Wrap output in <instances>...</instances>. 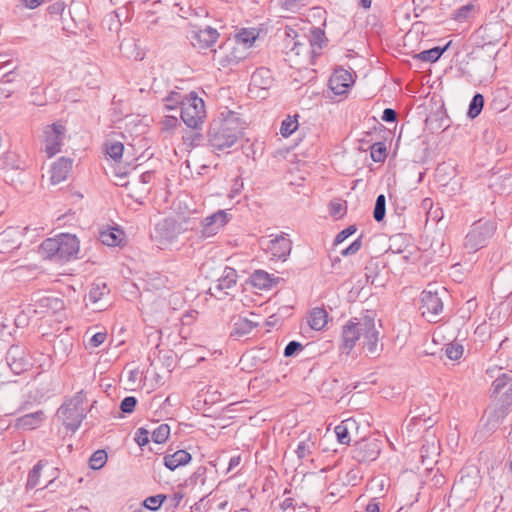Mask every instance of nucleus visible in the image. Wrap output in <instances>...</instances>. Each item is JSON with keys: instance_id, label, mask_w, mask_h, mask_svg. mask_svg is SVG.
Wrapping results in <instances>:
<instances>
[{"instance_id": "nucleus-1", "label": "nucleus", "mask_w": 512, "mask_h": 512, "mask_svg": "<svg viewBox=\"0 0 512 512\" xmlns=\"http://www.w3.org/2000/svg\"><path fill=\"white\" fill-rule=\"evenodd\" d=\"M380 324L374 316L363 315L350 319L341 333V349L350 352L361 341L362 349L369 355H377L382 350Z\"/></svg>"}, {"instance_id": "nucleus-2", "label": "nucleus", "mask_w": 512, "mask_h": 512, "mask_svg": "<svg viewBox=\"0 0 512 512\" xmlns=\"http://www.w3.org/2000/svg\"><path fill=\"white\" fill-rule=\"evenodd\" d=\"M244 122L233 111L222 112L209 127V141L215 150H224L233 146L242 136Z\"/></svg>"}, {"instance_id": "nucleus-3", "label": "nucleus", "mask_w": 512, "mask_h": 512, "mask_svg": "<svg viewBox=\"0 0 512 512\" xmlns=\"http://www.w3.org/2000/svg\"><path fill=\"white\" fill-rule=\"evenodd\" d=\"M40 249L50 259L68 261L79 253L80 241L76 235L62 233L43 241Z\"/></svg>"}, {"instance_id": "nucleus-4", "label": "nucleus", "mask_w": 512, "mask_h": 512, "mask_svg": "<svg viewBox=\"0 0 512 512\" xmlns=\"http://www.w3.org/2000/svg\"><path fill=\"white\" fill-rule=\"evenodd\" d=\"M181 119L191 129H199L205 122L206 109L204 100L194 91L183 96L181 100Z\"/></svg>"}, {"instance_id": "nucleus-5", "label": "nucleus", "mask_w": 512, "mask_h": 512, "mask_svg": "<svg viewBox=\"0 0 512 512\" xmlns=\"http://www.w3.org/2000/svg\"><path fill=\"white\" fill-rule=\"evenodd\" d=\"M248 55L230 38L214 50L213 61L222 68L230 67L244 60Z\"/></svg>"}, {"instance_id": "nucleus-6", "label": "nucleus", "mask_w": 512, "mask_h": 512, "mask_svg": "<svg viewBox=\"0 0 512 512\" xmlns=\"http://www.w3.org/2000/svg\"><path fill=\"white\" fill-rule=\"evenodd\" d=\"M420 310L422 316L430 322H436L443 311V302L436 290L426 289L421 293Z\"/></svg>"}, {"instance_id": "nucleus-7", "label": "nucleus", "mask_w": 512, "mask_h": 512, "mask_svg": "<svg viewBox=\"0 0 512 512\" xmlns=\"http://www.w3.org/2000/svg\"><path fill=\"white\" fill-rule=\"evenodd\" d=\"M65 133L66 128L60 122H56L45 127L44 147L45 152L49 157H52L61 151V146L63 144Z\"/></svg>"}, {"instance_id": "nucleus-8", "label": "nucleus", "mask_w": 512, "mask_h": 512, "mask_svg": "<svg viewBox=\"0 0 512 512\" xmlns=\"http://www.w3.org/2000/svg\"><path fill=\"white\" fill-rule=\"evenodd\" d=\"M478 488L476 477L462 476L452 487L451 498L455 500H471L475 497Z\"/></svg>"}, {"instance_id": "nucleus-9", "label": "nucleus", "mask_w": 512, "mask_h": 512, "mask_svg": "<svg viewBox=\"0 0 512 512\" xmlns=\"http://www.w3.org/2000/svg\"><path fill=\"white\" fill-rule=\"evenodd\" d=\"M352 73L344 68H337L329 79V87L336 95L345 94L354 84Z\"/></svg>"}, {"instance_id": "nucleus-10", "label": "nucleus", "mask_w": 512, "mask_h": 512, "mask_svg": "<svg viewBox=\"0 0 512 512\" xmlns=\"http://www.w3.org/2000/svg\"><path fill=\"white\" fill-rule=\"evenodd\" d=\"M230 220V215L224 211L219 210L214 214L206 217L202 222V235L211 237L216 235L223 229Z\"/></svg>"}, {"instance_id": "nucleus-11", "label": "nucleus", "mask_w": 512, "mask_h": 512, "mask_svg": "<svg viewBox=\"0 0 512 512\" xmlns=\"http://www.w3.org/2000/svg\"><path fill=\"white\" fill-rule=\"evenodd\" d=\"M380 455V446L377 440H363L353 449V458L358 462L376 460Z\"/></svg>"}, {"instance_id": "nucleus-12", "label": "nucleus", "mask_w": 512, "mask_h": 512, "mask_svg": "<svg viewBox=\"0 0 512 512\" xmlns=\"http://www.w3.org/2000/svg\"><path fill=\"white\" fill-rule=\"evenodd\" d=\"M64 308L65 304L61 298L55 296H43L36 301L34 312L40 315H49L63 311Z\"/></svg>"}, {"instance_id": "nucleus-13", "label": "nucleus", "mask_w": 512, "mask_h": 512, "mask_svg": "<svg viewBox=\"0 0 512 512\" xmlns=\"http://www.w3.org/2000/svg\"><path fill=\"white\" fill-rule=\"evenodd\" d=\"M267 249L274 258L284 260L291 251V241L285 234H279L270 239Z\"/></svg>"}, {"instance_id": "nucleus-14", "label": "nucleus", "mask_w": 512, "mask_h": 512, "mask_svg": "<svg viewBox=\"0 0 512 512\" xmlns=\"http://www.w3.org/2000/svg\"><path fill=\"white\" fill-rule=\"evenodd\" d=\"M100 241L108 247H121L126 244V234L119 228L108 226L100 231Z\"/></svg>"}, {"instance_id": "nucleus-15", "label": "nucleus", "mask_w": 512, "mask_h": 512, "mask_svg": "<svg viewBox=\"0 0 512 512\" xmlns=\"http://www.w3.org/2000/svg\"><path fill=\"white\" fill-rule=\"evenodd\" d=\"M58 416L70 430L77 429L82 420V413L77 405L72 403L61 406L58 410Z\"/></svg>"}, {"instance_id": "nucleus-16", "label": "nucleus", "mask_w": 512, "mask_h": 512, "mask_svg": "<svg viewBox=\"0 0 512 512\" xmlns=\"http://www.w3.org/2000/svg\"><path fill=\"white\" fill-rule=\"evenodd\" d=\"M219 37L216 29L211 27L201 28L193 32L192 44L199 49H206L214 45Z\"/></svg>"}, {"instance_id": "nucleus-17", "label": "nucleus", "mask_w": 512, "mask_h": 512, "mask_svg": "<svg viewBox=\"0 0 512 512\" xmlns=\"http://www.w3.org/2000/svg\"><path fill=\"white\" fill-rule=\"evenodd\" d=\"M259 37L256 28H242L231 38L247 55Z\"/></svg>"}, {"instance_id": "nucleus-18", "label": "nucleus", "mask_w": 512, "mask_h": 512, "mask_svg": "<svg viewBox=\"0 0 512 512\" xmlns=\"http://www.w3.org/2000/svg\"><path fill=\"white\" fill-rule=\"evenodd\" d=\"M249 281L255 289L263 291L275 287L280 282V278L259 269L252 273Z\"/></svg>"}, {"instance_id": "nucleus-19", "label": "nucleus", "mask_w": 512, "mask_h": 512, "mask_svg": "<svg viewBox=\"0 0 512 512\" xmlns=\"http://www.w3.org/2000/svg\"><path fill=\"white\" fill-rule=\"evenodd\" d=\"M72 169V161L67 158L58 159L50 169V182L59 184L65 181Z\"/></svg>"}, {"instance_id": "nucleus-20", "label": "nucleus", "mask_w": 512, "mask_h": 512, "mask_svg": "<svg viewBox=\"0 0 512 512\" xmlns=\"http://www.w3.org/2000/svg\"><path fill=\"white\" fill-rule=\"evenodd\" d=\"M494 392L502 393L503 401L512 404V375L502 374L497 377L493 382Z\"/></svg>"}, {"instance_id": "nucleus-21", "label": "nucleus", "mask_w": 512, "mask_h": 512, "mask_svg": "<svg viewBox=\"0 0 512 512\" xmlns=\"http://www.w3.org/2000/svg\"><path fill=\"white\" fill-rule=\"evenodd\" d=\"M45 419L42 410L26 414L16 420L15 426L22 430H33L41 426Z\"/></svg>"}, {"instance_id": "nucleus-22", "label": "nucleus", "mask_w": 512, "mask_h": 512, "mask_svg": "<svg viewBox=\"0 0 512 512\" xmlns=\"http://www.w3.org/2000/svg\"><path fill=\"white\" fill-rule=\"evenodd\" d=\"M191 455L185 450H178L173 454H167L164 457V464L169 470H175L180 466L186 465L191 461Z\"/></svg>"}, {"instance_id": "nucleus-23", "label": "nucleus", "mask_w": 512, "mask_h": 512, "mask_svg": "<svg viewBox=\"0 0 512 512\" xmlns=\"http://www.w3.org/2000/svg\"><path fill=\"white\" fill-rule=\"evenodd\" d=\"M356 428V422L353 419L343 420L335 427V434L340 444L348 445L351 441V431Z\"/></svg>"}, {"instance_id": "nucleus-24", "label": "nucleus", "mask_w": 512, "mask_h": 512, "mask_svg": "<svg viewBox=\"0 0 512 512\" xmlns=\"http://www.w3.org/2000/svg\"><path fill=\"white\" fill-rule=\"evenodd\" d=\"M309 326L316 331L323 330L328 324V313L323 308H314L309 315Z\"/></svg>"}, {"instance_id": "nucleus-25", "label": "nucleus", "mask_w": 512, "mask_h": 512, "mask_svg": "<svg viewBox=\"0 0 512 512\" xmlns=\"http://www.w3.org/2000/svg\"><path fill=\"white\" fill-rule=\"evenodd\" d=\"M257 326V323L247 319V318H239L233 326L232 335L237 337L245 336L253 331V329Z\"/></svg>"}, {"instance_id": "nucleus-26", "label": "nucleus", "mask_w": 512, "mask_h": 512, "mask_svg": "<svg viewBox=\"0 0 512 512\" xmlns=\"http://www.w3.org/2000/svg\"><path fill=\"white\" fill-rule=\"evenodd\" d=\"M299 127L298 116H287L281 123L280 134L287 138L291 136Z\"/></svg>"}, {"instance_id": "nucleus-27", "label": "nucleus", "mask_w": 512, "mask_h": 512, "mask_svg": "<svg viewBox=\"0 0 512 512\" xmlns=\"http://www.w3.org/2000/svg\"><path fill=\"white\" fill-rule=\"evenodd\" d=\"M108 294V289L106 287V285H95L91 288L90 292H89V295H88V300L91 304H93L95 306L96 309H101V306L98 305V303L100 302V300H102L106 295Z\"/></svg>"}, {"instance_id": "nucleus-28", "label": "nucleus", "mask_w": 512, "mask_h": 512, "mask_svg": "<svg viewBox=\"0 0 512 512\" xmlns=\"http://www.w3.org/2000/svg\"><path fill=\"white\" fill-rule=\"evenodd\" d=\"M107 155L118 164L123 156L124 145L121 142L110 143L106 148Z\"/></svg>"}, {"instance_id": "nucleus-29", "label": "nucleus", "mask_w": 512, "mask_h": 512, "mask_svg": "<svg viewBox=\"0 0 512 512\" xmlns=\"http://www.w3.org/2000/svg\"><path fill=\"white\" fill-rule=\"evenodd\" d=\"M464 353V348L461 344L452 342L446 345L445 354L452 361H459Z\"/></svg>"}, {"instance_id": "nucleus-30", "label": "nucleus", "mask_w": 512, "mask_h": 512, "mask_svg": "<svg viewBox=\"0 0 512 512\" xmlns=\"http://www.w3.org/2000/svg\"><path fill=\"white\" fill-rule=\"evenodd\" d=\"M477 10L474 3H468L457 9L454 13V19L457 21H464L469 19Z\"/></svg>"}, {"instance_id": "nucleus-31", "label": "nucleus", "mask_w": 512, "mask_h": 512, "mask_svg": "<svg viewBox=\"0 0 512 512\" xmlns=\"http://www.w3.org/2000/svg\"><path fill=\"white\" fill-rule=\"evenodd\" d=\"M170 435V427L167 424H161L159 425L153 432H152V440L157 444H162L167 441Z\"/></svg>"}, {"instance_id": "nucleus-32", "label": "nucleus", "mask_w": 512, "mask_h": 512, "mask_svg": "<svg viewBox=\"0 0 512 512\" xmlns=\"http://www.w3.org/2000/svg\"><path fill=\"white\" fill-rule=\"evenodd\" d=\"M107 462V453L104 450L95 451L89 460V465L94 470L101 469Z\"/></svg>"}, {"instance_id": "nucleus-33", "label": "nucleus", "mask_w": 512, "mask_h": 512, "mask_svg": "<svg viewBox=\"0 0 512 512\" xmlns=\"http://www.w3.org/2000/svg\"><path fill=\"white\" fill-rule=\"evenodd\" d=\"M237 272L235 269L226 267L223 272V277L220 279V287L229 288L237 282Z\"/></svg>"}, {"instance_id": "nucleus-34", "label": "nucleus", "mask_w": 512, "mask_h": 512, "mask_svg": "<svg viewBox=\"0 0 512 512\" xmlns=\"http://www.w3.org/2000/svg\"><path fill=\"white\" fill-rule=\"evenodd\" d=\"M484 106V98L481 94H476L469 106L468 115L470 118L477 117Z\"/></svg>"}, {"instance_id": "nucleus-35", "label": "nucleus", "mask_w": 512, "mask_h": 512, "mask_svg": "<svg viewBox=\"0 0 512 512\" xmlns=\"http://www.w3.org/2000/svg\"><path fill=\"white\" fill-rule=\"evenodd\" d=\"M110 173L115 178L116 185L127 187L129 182L125 181V178L128 176L129 171L127 168L124 170L119 169L118 167L112 165L110 167Z\"/></svg>"}, {"instance_id": "nucleus-36", "label": "nucleus", "mask_w": 512, "mask_h": 512, "mask_svg": "<svg viewBox=\"0 0 512 512\" xmlns=\"http://www.w3.org/2000/svg\"><path fill=\"white\" fill-rule=\"evenodd\" d=\"M43 466H44L43 463L40 461L34 466L32 471L30 472L28 480H27V486L29 488H35L36 486L41 484L40 476H41V471L43 469Z\"/></svg>"}, {"instance_id": "nucleus-37", "label": "nucleus", "mask_w": 512, "mask_h": 512, "mask_svg": "<svg viewBox=\"0 0 512 512\" xmlns=\"http://www.w3.org/2000/svg\"><path fill=\"white\" fill-rule=\"evenodd\" d=\"M442 53H443L442 49L435 47V48L420 52L419 54L416 55V58H418L422 61H426V62H434L440 58Z\"/></svg>"}, {"instance_id": "nucleus-38", "label": "nucleus", "mask_w": 512, "mask_h": 512, "mask_svg": "<svg viewBox=\"0 0 512 512\" xmlns=\"http://www.w3.org/2000/svg\"><path fill=\"white\" fill-rule=\"evenodd\" d=\"M371 158L375 162H383L386 158L385 144L378 142L371 146Z\"/></svg>"}, {"instance_id": "nucleus-39", "label": "nucleus", "mask_w": 512, "mask_h": 512, "mask_svg": "<svg viewBox=\"0 0 512 512\" xmlns=\"http://www.w3.org/2000/svg\"><path fill=\"white\" fill-rule=\"evenodd\" d=\"M288 48H289L288 55L290 56V58H292L294 56H302V55L307 56L309 54L308 47L305 44L300 43L299 41L294 42Z\"/></svg>"}, {"instance_id": "nucleus-40", "label": "nucleus", "mask_w": 512, "mask_h": 512, "mask_svg": "<svg viewBox=\"0 0 512 512\" xmlns=\"http://www.w3.org/2000/svg\"><path fill=\"white\" fill-rule=\"evenodd\" d=\"M374 219L376 221H381L385 216V196L379 195L376 199L375 208H374Z\"/></svg>"}, {"instance_id": "nucleus-41", "label": "nucleus", "mask_w": 512, "mask_h": 512, "mask_svg": "<svg viewBox=\"0 0 512 512\" xmlns=\"http://www.w3.org/2000/svg\"><path fill=\"white\" fill-rule=\"evenodd\" d=\"M165 498L166 497L164 495L151 496L143 501V505L147 509L155 511L160 508Z\"/></svg>"}, {"instance_id": "nucleus-42", "label": "nucleus", "mask_w": 512, "mask_h": 512, "mask_svg": "<svg viewBox=\"0 0 512 512\" xmlns=\"http://www.w3.org/2000/svg\"><path fill=\"white\" fill-rule=\"evenodd\" d=\"M183 99V96H181L178 92H171L166 98H165V107L168 110H174L177 108L178 105L181 106V100Z\"/></svg>"}, {"instance_id": "nucleus-43", "label": "nucleus", "mask_w": 512, "mask_h": 512, "mask_svg": "<svg viewBox=\"0 0 512 512\" xmlns=\"http://www.w3.org/2000/svg\"><path fill=\"white\" fill-rule=\"evenodd\" d=\"M179 125L178 118L175 116H166L161 121V130L165 132L174 131Z\"/></svg>"}, {"instance_id": "nucleus-44", "label": "nucleus", "mask_w": 512, "mask_h": 512, "mask_svg": "<svg viewBox=\"0 0 512 512\" xmlns=\"http://www.w3.org/2000/svg\"><path fill=\"white\" fill-rule=\"evenodd\" d=\"M135 441L140 446L143 447L149 442V432L144 428H139L135 434Z\"/></svg>"}, {"instance_id": "nucleus-45", "label": "nucleus", "mask_w": 512, "mask_h": 512, "mask_svg": "<svg viewBox=\"0 0 512 512\" xmlns=\"http://www.w3.org/2000/svg\"><path fill=\"white\" fill-rule=\"evenodd\" d=\"M106 339H107L106 332H98L90 338L89 345L92 348H97L100 345H102L106 341Z\"/></svg>"}, {"instance_id": "nucleus-46", "label": "nucleus", "mask_w": 512, "mask_h": 512, "mask_svg": "<svg viewBox=\"0 0 512 512\" xmlns=\"http://www.w3.org/2000/svg\"><path fill=\"white\" fill-rule=\"evenodd\" d=\"M136 399L134 397H126L121 402V410L125 413H131L136 406Z\"/></svg>"}, {"instance_id": "nucleus-47", "label": "nucleus", "mask_w": 512, "mask_h": 512, "mask_svg": "<svg viewBox=\"0 0 512 512\" xmlns=\"http://www.w3.org/2000/svg\"><path fill=\"white\" fill-rule=\"evenodd\" d=\"M356 231L355 227L350 226L344 230H342L335 238V243L339 244L342 243L345 239H347L349 236L354 234Z\"/></svg>"}, {"instance_id": "nucleus-48", "label": "nucleus", "mask_w": 512, "mask_h": 512, "mask_svg": "<svg viewBox=\"0 0 512 512\" xmlns=\"http://www.w3.org/2000/svg\"><path fill=\"white\" fill-rule=\"evenodd\" d=\"M302 349V345L301 343L299 342H296V341H291L288 343V345L286 346L285 350H284V355L286 357H290L292 356L297 350H301Z\"/></svg>"}, {"instance_id": "nucleus-49", "label": "nucleus", "mask_w": 512, "mask_h": 512, "mask_svg": "<svg viewBox=\"0 0 512 512\" xmlns=\"http://www.w3.org/2000/svg\"><path fill=\"white\" fill-rule=\"evenodd\" d=\"M482 235V232H481V227L480 226H475L467 235V241L471 244V245H476V240L478 237H480Z\"/></svg>"}, {"instance_id": "nucleus-50", "label": "nucleus", "mask_w": 512, "mask_h": 512, "mask_svg": "<svg viewBox=\"0 0 512 512\" xmlns=\"http://www.w3.org/2000/svg\"><path fill=\"white\" fill-rule=\"evenodd\" d=\"M285 34L287 36V40H286L287 47L291 46L294 42H298L296 40L298 37V34L292 27L287 26L285 28Z\"/></svg>"}, {"instance_id": "nucleus-51", "label": "nucleus", "mask_w": 512, "mask_h": 512, "mask_svg": "<svg viewBox=\"0 0 512 512\" xmlns=\"http://www.w3.org/2000/svg\"><path fill=\"white\" fill-rule=\"evenodd\" d=\"M361 246H362L361 241L359 239L355 240L349 247H347L342 252V255L348 256V255L355 254L356 252H358L360 250Z\"/></svg>"}, {"instance_id": "nucleus-52", "label": "nucleus", "mask_w": 512, "mask_h": 512, "mask_svg": "<svg viewBox=\"0 0 512 512\" xmlns=\"http://www.w3.org/2000/svg\"><path fill=\"white\" fill-rule=\"evenodd\" d=\"M396 112L393 109L387 108L383 111L382 119L387 122H393L396 120Z\"/></svg>"}, {"instance_id": "nucleus-53", "label": "nucleus", "mask_w": 512, "mask_h": 512, "mask_svg": "<svg viewBox=\"0 0 512 512\" xmlns=\"http://www.w3.org/2000/svg\"><path fill=\"white\" fill-rule=\"evenodd\" d=\"M344 211V206L343 204L339 203V202H333L331 203L330 205V212L331 214L333 215H341Z\"/></svg>"}, {"instance_id": "nucleus-54", "label": "nucleus", "mask_w": 512, "mask_h": 512, "mask_svg": "<svg viewBox=\"0 0 512 512\" xmlns=\"http://www.w3.org/2000/svg\"><path fill=\"white\" fill-rule=\"evenodd\" d=\"M432 450V454H436V448H435V445L434 443H432L431 445H424L421 449V453H422V459H423V462H425V459L429 457L428 453L429 451Z\"/></svg>"}, {"instance_id": "nucleus-55", "label": "nucleus", "mask_w": 512, "mask_h": 512, "mask_svg": "<svg viewBox=\"0 0 512 512\" xmlns=\"http://www.w3.org/2000/svg\"><path fill=\"white\" fill-rule=\"evenodd\" d=\"M17 234L18 233L12 229H8V230L4 231L0 236V243H4V242L8 241L10 238H13Z\"/></svg>"}, {"instance_id": "nucleus-56", "label": "nucleus", "mask_w": 512, "mask_h": 512, "mask_svg": "<svg viewBox=\"0 0 512 512\" xmlns=\"http://www.w3.org/2000/svg\"><path fill=\"white\" fill-rule=\"evenodd\" d=\"M380 508L379 501L374 499L366 506V512H379Z\"/></svg>"}, {"instance_id": "nucleus-57", "label": "nucleus", "mask_w": 512, "mask_h": 512, "mask_svg": "<svg viewBox=\"0 0 512 512\" xmlns=\"http://www.w3.org/2000/svg\"><path fill=\"white\" fill-rule=\"evenodd\" d=\"M45 0H23L25 7L35 9L39 7Z\"/></svg>"}, {"instance_id": "nucleus-58", "label": "nucleus", "mask_w": 512, "mask_h": 512, "mask_svg": "<svg viewBox=\"0 0 512 512\" xmlns=\"http://www.w3.org/2000/svg\"><path fill=\"white\" fill-rule=\"evenodd\" d=\"M312 35L314 40H322L324 32L320 28H315L312 30Z\"/></svg>"}, {"instance_id": "nucleus-59", "label": "nucleus", "mask_w": 512, "mask_h": 512, "mask_svg": "<svg viewBox=\"0 0 512 512\" xmlns=\"http://www.w3.org/2000/svg\"><path fill=\"white\" fill-rule=\"evenodd\" d=\"M361 3L364 8H369L371 6V0H361Z\"/></svg>"}, {"instance_id": "nucleus-60", "label": "nucleus", "mask_w": 512, "mask_h": 512, "mask_svg": "<svg viewBox=\"0 0 512 512\" xmlns=\"http://www.w3.org/2000/svg\"><path fill=\"white\" fill-rule=\"evenodd\" d=\"M240 461V457L232 458L230 462V466L237 465Z\"/></svg>"}, {"instance_id": "nucleus-61", "label": "nucleus", "mask_w": 512, "mask_h": 512, "mask_svg": "<svg viewBox=\"0 0 512 512\" xmlns=\"http://www.w3.org/2000/svg\"><path fill=\"white\" fill-rule=\"evenodd\" d=\"M263 73H266V71H264V70H259L258 72H256V73L253 75V78H256L257 76H260V75H262Z\"/></svg>"}, {"instance_id": "nucleus-62", "label": "nucleus", "mask_w": 512, "mask_h": 512, "mask_svg": "<svg viewBox=\"0 0 512 512\" xmlns=\"http://www.w3.org/2000/svg\"><path fill=\"white\" fill-rule=\"evenodd\" d=\"M225 505H226V503L221 504V505H220V508H221V509H224V508H225Z\"/></svg>"}]
</instances>
